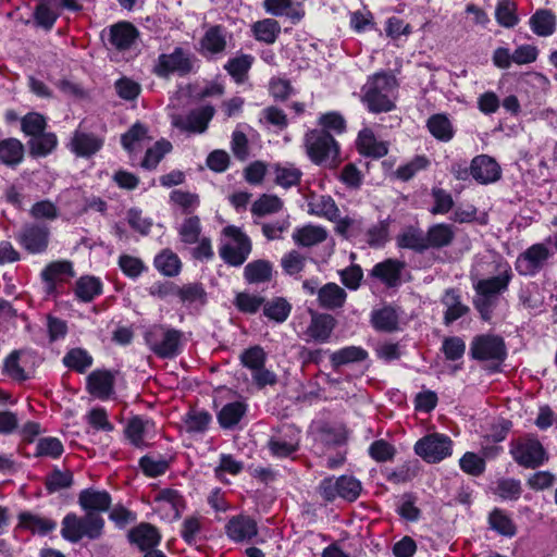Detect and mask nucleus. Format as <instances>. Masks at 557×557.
Wrapping results in <instances>:
<instances>
[{
	"instance_id": "nucleus-1",
	"label": "nucleus",
	"mask_w": 557,
	"mask_h": 557,
	"mask_svg": "<svg viewBox=\"0 0 557 557\" xmlns=\"http://www.w3.org/2000/svg\"><path fill=\"white\" fill-rule=\"evenodd\" d=\"M496 275L487 278H481L473 284L476 293L474 307L480 312L483 320H490L493 310L497 304V297L506 292L512 280V270L507 261H498L495 265Z\"/></svg>"
},
{
	"instance_id": "nucleus-2",
	"label": "nucleus",
	"mask_w": 557,
	"mask_h": 557,
	"mask_svg": "<svg viewBox=\"0 0 557 557\" xmlns=\"http://www.w3.org/2000/svg\"><path fill=\"white\" fill-rule=\"evenodd\" d=\"M398 83L391 72L369 76L361 88V101L372 113L389 112L395 108Z\"/></svg>"
},
{
	"instance_id": "nucleus-3",
	"label": "nucleus",
	"mask_w": 557,
	"mask_h": 557,
	"mask_svg": "<svg viewBox=\"0 0 557 557\" xmlns=\"http://www.w3.org/2000/svg\"><path fill=\"white\" fill-rule=\"evenodd\" d=\"M180 242L191 247L193 258L205 261L213 258L214 252L210 237L202 232L201 221L197 215L185 218L176 227Z\"/></svg>"
},
{
	"instance_id": "nucleus-4",
	"label": "nucleus",
	"mask_w": 557,
	"mask_h": 557,
	"mask_svg": "<svg viewBox=\"0 0 557 557\" xmlns=\"http://www.w3.org/2000/svg\"><path fill=\"white\" fill-rule=\"evenodd\" d=\"M304 145L309 159L319 165L334 166L338 161L339 146L325 129H311L305 134Z\"/></svg>"
},
{
	"instance_id": "nucleus-5",
	"label": "nucleus",
	"mask_w": 557,
	"mask_h": 557,
	"mask_svg": "<svg viewBox=\"0 0 557 557\" xmlns=\"http://www.w3.org/2000/svg\"><path fill=\"white\" fill-rule=\"evenodd\" d=\"M198 59L187 47H175L173 51L161 53L153 66V73L162 78L171 75L186 76L196 72Z\"/></svg>"
},
{
	"instance_id": "nucleus-6",
	"label": "nucleus",
	"mask_w": 557,
	"mask_h": 557,
	"mask_svg": "<svg viewBox=\"0 0 557 557\" xmlns=\"http://www.w3.org/2000/svg\"><path fill=\"white\" fill-rule=\"evenodd\" d=\"M509 454L521 467L535 469L548 461L549 455L534 434H524L512 438L509 443Z\"/></svg>"
},
{
	"instance_id": "nucleus-7",
	"label": "nucleus",
	"mask_w": 557,
	"mask_h": 557,
	"mask_svg": "<svg viewBox=\"0 0 557 557\" xmlns=\"http://www.w3.org/2000/svg\"><path fill=\"white\" fill-rule=\"evenodd\" d=\"M470 356L496 371L507 356L505 342L503 337L494 334L476 335L470 344Z\"/></svg>"
},
{
	"instance_id": "nucleus-8",
	"label": "nucleus",
	"mask_w": 557,
	"mask_h": 557,
	"mask_svg": "<svg viewBox=\"0 0 557 557\" xmlns=\"http://www.w3.org/2000/svg\"><path fill=\"white\" fill-rule=\"evenodd\" d=\"M103 519L99 513L87 512L85 517L79 518L74 513L66 515L62 521V536L76 543L84 536L97 539L101 534Z\"/></svg>"
},
{
	"instance_id": "nucleus-9",
	"label": "nucleus",
	"mask_w": 557,
	"mask_h": 557,
	"mask_svg": "<svg viewBox=\"0 0 557 557\" xmlns=\"http://www.w3.org/2000/svg\"><path fill=\"white\" fill-rule=\"evenodd\" d=\"M182 332L164 325H153L145 334V341L158 357L173 358L182 351Z\"/></svg>"
},
{
	"instance_id": "nucleus-10",
	"label": "nucleus",
	"mask_w": 557,
	"mask_h": 557,
	"mask_svg": "<svg viewBox=\"0 0 557 557\" xmlns=\"http://www.w3.org/2000/svg\"><path fill=\"white\" fill-rule=\"evenodd\" d=\"M318 490L326 502H334L336 498L355 502L361 494L362 485L352 475L329 476L320 482Z\"/></svg>"
},
{
	"instance_id": "nucleus-11",
	"label": "nucleus",
	"mask_w": 557,
	"mask_h": 557,
	"mask_svg": "<svg viewBox=\"0 0 557 557\" xmlns=\"http://www.w3.org/2000/svg\"><path fill=\"white\" fill-rule=\"evenodd\" d=\"M223 234L227 239L220 248L221 258L231 265H242L250 255V239L236 226L225 227Z\"/></svg>"
},
{
	"instance_id": "nucleus-12",
	"label": "nucleus",
	"mask_w": 557,
	"mask_h": 557,
	"mask_svg": "<svg viewBox=\"0 0 557 557\" xmlns=\"http://www.w3.org/2000/svg\"><path fill=\"white\" fill-rule=\"evenodd\" d=\"M414 453L429 463H436L453 453V441L442 433L423 436L414 444Z\"/></svg>"
},
{
	"instance_id": "nucleus-13",
	"label": "nucleus",
	"mask_w": 557,
	"mask_h": 557,
	"mask_svg": "<svg viewBox=\"0 0 557 557\" xmlns=\"http://www.w3.org/2000/svg\"><path fill=\"white\" fill-rule=\"evenodd\" d=\"M550 256L552 251L545 244H533L518 256L516 270L520 275L533 276L543 269Z\"/></svg>"
},
{
	"instance_id": "nucleus-14",
	"label": "nucleus",
	"mask_w": 557,
	"mask_h": 557,
	"mask_svg": "<svg viewBox=\"0 0 557 557\" xmlns=\"http://www.w3.org/2000/svg\"><path fill=\"white\" fill-rule=\"evenodd\" d=\"M215 113L212 106L191 110L187 114H172L171 124L184 133H203Z\"/></svg>"
},
{
	"instance_id": "nucleus-15",
	"label": "nucleus",
	"mask_w": 557,
	"mask_h": 557,
	"mask_svg": "<svg viewBox=\"0 0 557 557\" xmlns=\"http://www.w3.org/2000/svg\"><path fill=\"white\" fill-rule=\"evenodd\" d=\"M156 512L166 521H173L181 517L185 509L183 495L174 488H162L153 496Z\"/></svg>"
},
{
	"instance_id": "nucleus-16",
	"label": "nucleus",
	"mask_w": 557,
	"mask_h": 557,
	"mask_svg": "<svg viewBox=\"0 0 557 557\" xmlns=\"http://www.w3.org/2000/svg\"><path fill=\"white\" fill-rule=\"evenodd\" d=\"M17 243L30 253L44 252L49 243V228L39 224H26L16 235Z\"/></svg>"
},
{
	"instance_id": "nucleus-17",
	"label": "nucleus",
	"mask_w": 557,
	"mask_h": 557,
	"mask_svg": "<svg viewBox=\"0 0 557 557\" xmlns=\"http://www.w3.org/2000/svg\"><path fill=\"white\" fill-rule=\"evenodd\" d=\"M470 173L479 184L488 185L500 178L502 169L492 157L487 154H480L472 159Z\"/></svg>"
},
{
	"instance_id": "nucleus-18",
	"label": "nucleus",
	"mask_w": 557,
	"mask_h": 557,
	"mask_svg": "<svg viewBox=\"0 0 557 557\" xmlns=\"http://www.w3.org/2000/svg\"><path fill=\"white\" fill-rule=\"evenodd\" d=\"M115 375L104 369H97L86 377V389L94 397L106 400L114 393Z\"/></svg>"
},
{
	"instance_id": "nucleus-19",
	"label": "nucleus",
	"mask_w": 557,
	"mask_h": 557,
	"mask_svg": "<svg viewBox=\"0 0 557 557\" xmlns=\"http://www.w3.org/2000/svg\"><path fill=\"white\" fill-rule=\"evenodd\" d=\"M225 532L230 540L243 543L251 540L258 533V525L255 519L246 515L232 517L226 525Z\"/></svg>"
},
{
	"instance_id": "nucleus-20",
	"label": "nucleus",
	"mask_w": 557,
	"mask_h": 557,
	"mask_svg": "<svg viewBox=\"0 0 557 557\" xmlns=\"http://www.w3.org/2000/svg\"><path fill=\"white\" fill-rule=\"evenodd\" d=\"M156 425L152 420L135 417L127 422L125 435L127 440L136 447H144L153 438Z\"/></svg>"
},
{
	"instance_id": "nucleus-21",
	"label": "nucleus",
	"mask_w": 557,
	"mask_h": 557,
	"mask_svg": "<svg viewBox=\"0 0 557 557\" xmlns=\"http://www.w3.org/2000/svg\"><path fill=\"white\" fill-rule=\"evenodd\" d=\"M103 146V139L92 133L77 129L70 140V150L77 157L88 158L98 152Z\"/></svg>"
},
{
	"instance_id": "nucleus-22",
	"label": "nucleus",
	"mask_w": 557,
	"mask_h": 557,
	"mask_svg": "<svg viewBox=\"0 0 557 557\" xmlns=\"http://www.w3.org/2000/svg\"><path fill=\"white\" fill-rule=\"evenodd\" d=\"M406 263L397 259H386L376 263L371 270V276L380 280L388 287H395L400 283L401 272Z\"/></svg>"
},
{
	"instance_id": "nucleus-23",
	"label": "nucleus",
	"mask_w": 557,
	"mask_h": 557,
	"mask_svg": "<svg viewBox=\"0 0 557 557\" xmlns=\"http://www.w3.org/2000/svg\"><path fill=\"white\" fill-rule=\"evenodd\" d=\"M226 47V32L222 26H210L199 41V52L203 57L222 53Z\"/></svg>"
},
{
	"instance_id": "nucleus-24",
	"label": "nucleus",
	"mask_w": 557,
	"mask_h": 557,
	"mask_svg": "<svg viewBox=\"0 0 557 557\" xmlns=\"http://www.w3.org/2000/svg\"><path fill=\"white\" fill-rule=\"evenodd\" d=\"M263 8L268 14L286 16L293 24L299 23L305 16L302 5L293 0H263Z\"/></svg>"
},
{
	"instance_id": "nucleus-25",
	"label": "nucleus",
	"mask_w": 557,
	"mask_h": 557,
	"mask_svg": "<svg viewBox=\"0 0 557 557\" xmlns=\"http://www.w3.org/2000/svg\"><path fill=\"white\" fill-rule=\"evenodd\" d=\"M310 313L311 321L306 331L307 336L315 342H327L335 325L334 318L330 314L319 313L313 310H310Z\"/></svg>"
},
{
	"instance_id": "nucleus-26",
	"label": "nucleus",
	"mask_w": 557,
	"mask_h": 557,
	"mask_svg": "<svg viewBox=\"0 0 557 557\" xmlns=\"http://www.w3.org/2000/svg\"><path fill=\"white\" fill-rule=\"evenodd\" d=\"M317 300L322 309L337 310L345 306L347 293L336 283H326L319 288Z\"/></svg>"
},
{
	"instance_id": "nucleus-27",
	"label": "nucleus",
	"mask_w": 557,
	"mask_h": 557,
	"mask_svg": "<svg viewBox=\"0 0 557 557\" xmlns=\"http://www.w3.org/2000/svg\"><path fill=\"white\" fill-rule=\"evenodd\" d=\"M329 232L324 226L306 224L296 227L292 238L297 246L312 247L326 240Z\"/></svg>"
},
{
	"instance_id": "nucleus-28",
	"label": "nucleus",
	"mask_w": 557,
	"mask_h": 557,
	"mask_svg": "<svg viewBox=\"0 0 557 557\" xmlns=\"http://www.w3.org/2000/svg\"><path fill=\"white\" fill-rule=\"evenodd\" d=\"M456 232L451 224L436 223L431 225L426 233L428 249H440L449 246L455 238Z\"/></svg>"
},
{
	"instance_id": "nucleus-29",
	"label": "nucleus",
	"mask_w": 557,
	"mask_h": 557,
	"mask_svg": "<svg viewBox=\"0 0 557 557\" xmlns=\"http://www.w3.org/2000/svg\"><path fill=\"white\" fill-rule=\"evenodd\" d=\"M334 231L339 236L359 243L361 235L363 234L364 220L359 215H346L336 219L334 221Z\"/></svg>"
},
{
	"instance_id": "nucleus-30",
	"label": "nucleus",
	"mask_w": 557,
	"mask_h": 557,
	"mask_svg": "<svg viewBox=\"0 0 557 557\" xmlns=\"http://www.w3.org/2000/svg\"><path fill=\"white\" fill-rule=\"evenodd\" d=\"M78 502L86 513H98L109 509L111 505V497L106 491L88 488L81 492Z\"/></svg>"
},
{
	"instance_id": "nucleus-31",
	"label": "nucleus",
	"mask_w": 557,
	"mask_h": 557,
	"mask_svg": "<svg viewBox=\"0 0 557 557\" xmlns=\"http://www.w3.org/2000/svg\"><path fill=\"white\" fill-rule=\"evenodd\" d=\"M529 26L536 36L548 37L556 30L557 17L548 9H539L531 15Z\"/></svg>"
},
{
	"instance_id": "nucleus-32",
	"label": "nucleus",
	"mask_w": 557,
	"mask_h": 557,
	"mask_svg": "<svg viewBox=\"0 0 557 557\" xmlns=\"http://www.w3.org/2000/svg\"><path fill=\"white\" fill-rule=\"evenodd\" d=\"M308 213L334 222L338 218L339 209L331 196H312L308 201Z\"/></svg>"
},
{
	"instance_id": "nucleus-33",
	"label": "nucleus",
	"mask_w": 557,
	"mask_h": 557,
	"mask_svg": "<svg viewBox=\"0 0 557 557\" xmlns=\"http://www.w3.org/2000/svg\"><path fill=\"white\" fill-rule=\"evenodd\" d=\"M357 147L361 154L372 158H382L388 152L387 145L377 140L370 128H363L359 132Z\"/></svg>"
},
{
	"instance_id": "nucleus-34",
	"label": "nucleus",
	"mask_w": 557,
	"mask_h": 557,
	"mask_svg": "<svg viewBox=\"0 0 557 557\" xmlns=\"http://www.w3.org/2000/svg\"><path fill=\"white\" fill-rule=\"evenodd\" d=\"M389 239V223L387 220L379 221L368 227H363V234L359 243L371 248H382Z\"/></svg>"
},
{
	"instance_id": "nucleus-35",
	"label": "nucleus",
	"mask_w": 557,
	"mask_h": 557,
	"mask_svg": "<svg viewBox=\"0 0 557 557\" xmlns=\"http://www.w3.org/2000/svg\"><path fill=\"white\" fill-rule=\"evenodd\" d=\"M73 276H75L73 264L65 260L51 262L41 272V277L48 284L49 289H53L58 282Z\"/></svg>"
},
{
	"instance_id": "nucleus-36",
	"label": "nucleus",
	"mask_w": 557,
	"mask_h": 557,
	"mask_svg": "<svg viewBox=\"0 0 557 557\" xmlns=\"http://www.w3.org/2000/svg\"><path fill=\"white\" fill-rule=\"evenodd\" d=\"M110 42L119 50L129 49L137 39L138 32L129 23H119L111 27Z\"/></svg>"
},
{
	"instance_id": "nucleus-37",
	"label": "nucleus",
	"mask_w": 557,
	"mask_h": 557,
	"mask_svg": "<svg viewBox=\"0 0 557 557\" xmlns=\"http://www.w3.org/2000/svg\"><path fill=\"white\" fill-rule=\"evenodd\" d=\"M247 412V405L244 401H232L224 405L216 414L218 422L222 429H233Z\"/></svg>"
},
{
	"instance_id": "nucleus-38",
	"label": "nucleus",
	"mask_w": 557,
	"mask_h": 557,
	"mask_svg": "<svg viewBox=\"0 0 557 557\" xmlns=\"http://www.w3.org/2000/svg\"><path fill=\"white\" fill-rule=\"evenodd\" d=\"M74 294L83 302H90L102 294V282L94 275L81 276L74 287Z\"/></svg>"
},
{
	"instance_id": "nucleus-39",
	"label": "nucleus",
	"mask_w": 557,
	"mask_h": 557,
	"mask_svg": "<svg viewBox=\"0 0 557 557\" xmlns=\"http://www.w3.org/2000/svg\"><path fill=\"white\" fill-rule=\"evenodd\" d=\"M442 302L446 308L444 313V323L446 325L462 318L469 311V307L461 302L460 296L455 289H447L442 298Z\"/></svg>"
},
{
	"instance_id": "nucleus-40",
	"label": "nucleus",
	"mask_w": 557,
	"mask_h": 557,
	"mask_svg": "<svg viewBox=\"0 0 557 557\" xmlns=\"http://www.w3.org/2000/svg\"><path fill=\"white\" fill-rule=\"evenodd\" d=\"M129 540L141 550L151 549L160 542L158 530L148 523H141L129 532Z\"/></svg>"
},
{
	"instance_id": "nucleus-41",
	"label": "nucleus",
	"mask_w": 557,
	"mask_h": 557,
	"mask_svg": "<svg viewBox=\"0 0 557 557\" xmlns=\"http://www.w3.org/2000/svg\"><path fill=\"white\" fill-rule=\"evenodd\" d=\"M398 322V312L391 306H385L371 312V324L377 331L393 332L397 330Z\"/></svg>"
},
{
	"instance_id": "nucleus-42",
	"label": "nucleus",
	"mask_w": 557,
	"mask_h": 557,
	"mask_svg": "<svg viewBox=\"0 0 557 557\" xmlns=\"http://www.w3.org/2000/svg\"><path fill=\"white\" fill-rule=\"evenodd\" d=\"M24 146L16 138L0 140V163L8 166H15L23 161Z\"/></svg>"
},
{
	"instance_id": "nucleus-43",
	"label": "nucleus",
	"mask_w": 557,
	"mask_h": 557,
	"mask_svg": "<svg viewBox=\"0 0 557 557\" xmlns=\"http://www.w3.org/2000/svg\"><path fill=\"white\" fill-rule=\"evenodd\" d=\"M18 524L23 529H27L33 533H38L41 535H46L47 533L53 531L57 527V523L53 520L30 512L20 513Z\"/></svg>"
},
{
	"instance_id": "nucleus-44",
	"label": "nucleus",
	"mask_w": 557,
	"mask_h": 557,
	"mask_svg": "<svg viewBox=\"0 0 557 557\" xmlns=\"http://www.w3.org/2000/svg\"><path fill=\"white\" fill-rule=\"evenodd\" d=\"M152 139L148 127L141 123H135L127 133L122 136L121 143L128 152H134Z\"/></svg>"
},
{
	"instance_id": "nucleus-45",
	"label": "nucleus",
	"mask_w": 557,
	"mask_h": 557,
	"mask_svg": "<svg viewBox=\"0 0 557 557\" xmlns=\"http://www.w3.org/2000/svg\"><path fill=\"white\" fill-rule=\"evenodd\" d=\"M495 20L502 27H516L520 23L517 3L513 0H498L495 8Z\"/></svg>"
},
{
	"instance_id": "nucleus-46",
	"label": "nucleus",
	"mask_w": 557,
	"mask_h": 557,
	"mask_svg": "<svg viewBox=\"0 0 557 557\" xmlns=\"http://www.w3.org/2000/svg\"><path fill=\"white\" fill-rule=\"evenodd\" d=\"M429 132L441 141H449L455 134L453 124L446 114L437 113L426 122Z\"/></svg>"
},
{
	"instance_id": "nucleus-47",
	"label": "nucleus",
	"mask_w": 557,
	"mask_h": 557,
	"mask_svg": "<svg viewBox=\"0 0 557 557\" xmlns=\"http://www.w3.org/2000/svg\"><path fill=\"white\" fill-rule=\"evenodd\" d=\"M153 264L161 274L169 277L176 276L182 269L178 256L170 249H164L157 255Z\"/></svg>"
},
{
	"instance_id": "nucleus-48",
	"label": "nucleus",
	"mask_w": 557,
	"mask_h": 557,
	"mask_svg": "<svg viewBox=\"0 0 557 557\" xmlns=\"http://www.w3.org/2000/svg\"><path fill=\"white\" fill-rule=\"evenodd\" d=\"M62 362L71 370L85 373L92 366L94 358L84 348H73L64 355Z\"/></svg>"
},
{
	"instance_id": "nucleus-49",
	"label": "nucleus",
	"mask_w": 557,
	"mask_h": 557,
	"mask_svg": "<svg viewBox=\"0 0 557 557\" xmlns=\"http://www.w3.org/2000/svg\"><path fill=\"white\" fill-rule=\"evenodd\" d=\"M251 29L258 41H262L268 45L274 44L281 33L278 22L273 18L258 21L253 23Z\"/></svg>"
},
{
	"instance_id": "nucleus-50",
	"label": "nucleus",
	"mask_w": 557,
	"mask_h": 557,
	"mask_svg": "<svg viewBox=\"0 0 557 557\" xmlns=\"http://www.w3.org/2000/svg\"><path fill=\"white\" fill-rule=\"evenodd\" d=\"M396 242L398 247L411 249L416 252L428 250L425 233L414 227H408L401 232L397 236Z\"/></svg>"
},
{
	"instance_id": "nucleus-51",
	"label": "nucleus",
	"mask_w": 557,
	"mask_h": 557,
	"mask_svg": "<svg viewBox=\"0 0 557 557\" xmlns=\"http://www.w3.org/2000/svg\"><path fill=\"white\" fill-rule=\"evenodd\" d=\"M274 182L284 188L297 185L301 178V171L294 164H275L273 166Z\"/></svg>"
},
{
	"instance_id": "nucleus-52",
	"label": "nucleus",
	"mask_w": 557,
	"mask_h": 557,
	"mask_svg": "<svg viewBox=\"0 0 557 557\" xmlns=\"http://www.w3.org/2000/svg\"><path fill=\"white\" fill-rule=\"evenodd\" d=\"M244 276L250 284L268 282L272 276V265L265 260L249 262L244 269Z\"/></svg>"
},
{
	"instance_id": "nucleus-53",
	"label": "nucleus",
	"mask_w": 557,
	"mask_h": 557,
	"mask_svg": "<svg viewBox=\"0 0 557 557\" xmlns=\"http://www.w3.org/2000/svg\"><path fill=\"white\" fill-rule=\"evenodd\" d=\"M488 524L492 530L500 535L511 537L516 534V524L505 510L495 508L488 516Z\"/></svg>"
},
{
	"instance_id": "nucleus-54",
	"label": "nucleus",
	"mask_w": 557,
	"mask_h": 557,
	"mask_svg": "<svg viewBox=\"0 0 557 557\" xmlns=\"http://www.w3.org/2000/svg\"><path fill=\"white\" fill-rule=\"evenodd\" d=\"M368 352L359 346H347L334 351L331 357V363L337 368L351 362H359L367 359Z\"/></svg>"
},
{
	"instance_id": "nucleus-55",
	"label": "nucleus",
	"mask_w": 557,
	"mask_h": 557,
	"mask_svg": "<svg viewBox=\"0 0 557 557\" xmlns=\"http://www.w3.org/2000/svg\"><path fill=\"white\" fill-rule=\"evenodd\" d=\"M57 144V136L53 133L45 132L28 141L30 154L35 157H46L54 150Z\"/></svg>"
},
{
	"instance_id": "nucleus-56",
	"label": "nucleus",
	"mask_w": 557,
	"mask_h": 557,
	"mask_svg": "<svg viewBox=\"0 0 557 557\" xmlns=\"http://www.w3.org/2000/svg\"><path fill=\"white\" fill-rule=\"evenodd\" d=\"M292 311L290 304L281 297L274 298L271 301H268L263 305V313L264 315L273 320L277 323H283L287 320L289 313Z\"/></svg>"
},
{
	"instance_id": "nucleus-57",
	"label": "nucleus",
	"mask_w": 557,
	"mask_h": 557,
	"mask_svg": "<svg viewBox=\"0 0 557 557\" xmlns=\"http://www.w3.org/2000/svg\"><path fill=\"white\" fill-rule=\"evenodd\" d=\"M59 15V0H45L37 5L35 18L46 28H51Z\"/></svg>"
},
{
	"instance_id": "nucleus-58",
	"label": "nucleus",
	"mask_w": 557,
	"mask_h": 557,
	"mask_svg": "<svg viewBox=\"0 0 557 557\" xmlns=\"http://www.w3.org/2000/svg\"><path fill=\"white\" fill-rule=\"evenodd\" d=\"M172 150V144L166 139L158 140L147 149L141 166L148 170L156 169L163 157Z\"/></svg>"
},
{
	"instance_id": "nucleus-59",
	"label": "nucleus",
	"mask_w": 557,
	"mask_h": 557,
	"mask_svg": "<svg viewBox=\"0 0 557 557\" xmlns=\"http://www.w3.org/2000/svg\"><path fill=\"white\" fill-rule=\"evenodd\" d=\"M211 419L212 418L209 412L193 409L186 413L183 422L187 432L202 433L208 429Z\"/></svg>"
},
{
	"instance_id": "nucleus-60",
	"label": "nucleus",
	"mask_w": 557,
	"mask_h": 557,
	"mask_svg": "<svg viewBox=\"0 0 557 557\" xmlns=\"http://www.w3.org/2000/svg\"><path fill=\"white\" fill-rule=\"evenodd\" d=\"M253 62V58L249 54H242L231 59L225 64V70L235 79L236 83H243Z\"/></svg>"
},
{
	"instance_id": "nucleus-61",
	"label": "nucleus",
	"mask_w": 557,
	"mask_h": 557,
	"mask_svg": "<svg viewBox=\"0 0 557 557\" xmlns=\"http://www.w3.org/2000/svg\"><path fill=\"white\" fill-rule=\"evenodd\" d=\"M73 483V474L70 470L53 469L45 480L46 488L49 493H55L69 488Z\"/></svg>"
},
{
	"instance_id": "nucleus-62",
	"label": "nucleus",
	"mask_w": 557,
	"mask_h": 557,
	"mask_svg": "<svg viewBox=\"0 0 557 557\" xmlns=\"http://www.w3.org/2000/svg\"><path fill=\"white\" fill-rule=\"evenodd\" d=\"M64 451L62 442L52 436H46L38 440L36 444V457L59 458Z\"/></svg>"
},
{
	"instance_id": "nucleus-63",
	"label": "nucleus",
	"mask_w": 557,
	"mask_h": 557,
	"mask_svg": "<svg viewBox=\"0 0 557 557\" xmlns=\"http://www.w3.org/2000/svg\"><path fill=\"white\" fill-rule=\"evenodd\" d=\"M47 126L46 117L37 112H29L21 120L22 132L29 137L37 136L45 132Z\"/></svg>"
},
{
	"instance_id": "nucleus-64",
	"label": "nucleus",
	"mask_w": 557,
	"mask_h": 557,
	"mask_svg": "<svg viewBox=\"0 0 557 557\" xmlns=\"http://www.w3.org/2000/svg\"><path fill=\"white\" fill-rule=\"evenodd\" d=\"M430 165V160L424 156H416L407 163L398 166L396 170L397 178L406 182L412 178L417 173L425 170Z\"/></svg>"
}]
</instances>
